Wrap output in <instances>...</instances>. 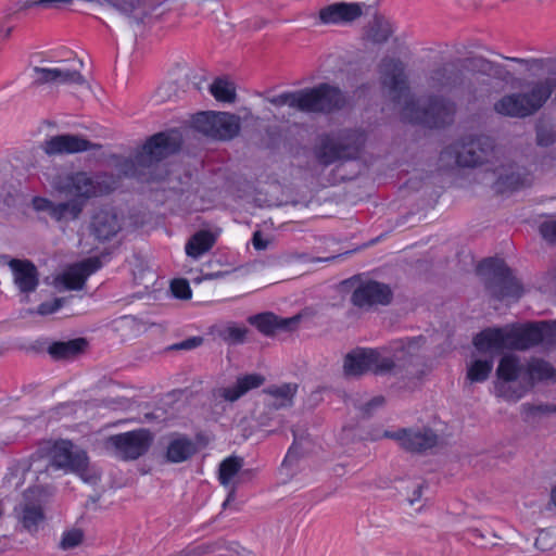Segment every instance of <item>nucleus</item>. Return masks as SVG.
Segmentation results:
<instances>
[{"mask_svg": "<svg viewBox=\"0 0 556 556\" xmlns=\"http://www.w3.org/2000/svg\"><path fill=\"white\" fill-rule=\"evenodd\" d=\"M481 353H498L503 350L525 351L536 345L545 349L556 346V321H540L507 325L503 328H486L472 341ZM493 355L479 357L472 355L467 364L466 379L470 383L484 382L493 369Z\"/></svg>", "mask_w": 556, "mask_h": 556, "instance_id": "obj_1", "label": "nucleus"}, {"mask_svg": "<svg viewBox=\"0 0 556 556\" xmlns=\"http://www.w3.org/2000/svg\"><path fill=\"white\" fill-rule=\"evenodd\" d=\"M380 81L383 91L393 100L405 98L402 116L410 123L424 124L428 127H439L452 119L455 105L442 98L415 101L407 99L408 88L404 65L395 59H383L379 65Z\"/></svg>", "mask_w": 556, "mask_h": 556, "instance_id": "obj_2", "label": "nucleus"}, {"mask_svg": "<svg viewBox=\"0 0 556 556\" xmlns=\"http://www.w3.org/2000/svg\"><path fill=\"white\" fill-rule=\"evenodd\" d=\"M267 101L275 106L287 105L302 112H330L343 106L345 98L339 88L320 84L314 88L283 92L268 98Z\"/></svg>", "mask_w": 556, "mask_h": 556, "instance_id": "obj_3", "label": "nucleus"}, {"mask_svg": "<svg viewBox=\"0 0 556 556\" xmlns=\"http://www.w3.org/2000/svg\"><path fill=\"white\" fill-rule=\"evenodd\" d=\"M180 147L178 132H160L152 136L134 159L121 163V173L125 176L144 177L152 175L157 163L176 152Z\"/></svg>", "mask_w": 556, "mask_h": 556, "instance_id": "obj_4", "label": "nucleus"}, {"mask_svg": "<svg viewBox=\"0 0 556 556\" xmlns=\"http://www.w3.org/2000/svg\"><path fill=\"white\" fill-rule=\"evenodd\" d=\"M424 340L421 337L400 340L379 350L368 349L370 372L384 375L396 368H406L408 365L419 364L420 350Z\"/></svg>", "mask_w": 556, "mask_h": 556, "instance_id": "obj_5", "label": "nucleus"}, {"mask_svg": "<svg viewBox=\"0 0 556 556\" xmlns=\"http://www.w3.org/2000/svg\"><path fill=\"white\" fill-rule=\"evenodd\" d=\"M553 87V81L546 79L534 85L529 93L504 96L494 104V110L505 116H529L546 102L552 94Z\"/></svg>", "mask_w": 556, "mask_h": 556, "instance_id": "obj_6", "label": "nucleus"}, {"mask_svg": "<svg viewBox=\"0 0 556 556\" xmlns=\"http://www.w3.org/2000/svg\"><path fill=\"white\" fill-rule=\"evenodd\" d=\"M49 464L55 469L77 473L85 482L99 480V475L89 469L87 454L67 440L53 443L49 450Z\"/></svg>", "mask_w": 556, "mask_h": 556, "instance_id": "obj_7", "label": "nucleus"}, {"mask_svg": "<svg viewBox=\"0 0 556 556\" xmlns=\"http://www.w3.org/2000/svg\"><path fill=\"white\" fill-rule=\"evenodd\" d=\"M521 374L522 365L517 356H503L496 368L495 396L514 403L521 400L531 389L525 379L523 381H518Z\"/></svg>", "mask_w": 556, "mask_h": 556, "instance_id": "obj_8", "label": "nucleus"}, {"mask_svg": "<svg viewBox=\"0 0 556 556\" xmlns=\"http://www.w3.org/2000/svg\"><path fill=\"white\" fill-rule=\"evenodd\" d=\"M83 62L77 59L43 61L33 68L34 83L37 85H85L80 70Z\"/></svg>", "mask_w": 556, "mask_h": 556, "instance_id": "obj_9", "label": "nucleus"}, {"mask_svg": "<svg viewBox=\"0 0 556 556\" xmlns=\"http://www.w3.org/2000/svg\"><path fill=\"white\" fill-rule=\"evenodd\" d=\"M479 275L485 277L486 286L497 299L519 298L521 286L511 276L510 269L502 260L488 258L478 266Z\"/></svg>", "mask_w": 556, "mask_h": 556, "instance_id": "obj_10", "label": "nucleus"}, {"mask_svg": "<svg viewBox=\"0 0 556 556\" xmlns=\"http://www.w3.org/2000/svg\"><path fill=\"white\" fill-rule=\"evenodd\" d=\"M153 442L148 429H137L109 437L105 448L122 460H135L144 455Z\"/></svg>", "mask_w": 556, "mask_h": 556, "instance_id": "obj_11", "label": "nucleus"}, {"mask_svg": "<svg viewBox=\"0 0 556 556\" xmlns=\"http://www.w3.org/2000/svg\"><path fill=\"white\" fill-rule=\"evenodd\" d=\"M194 128L212 138L230 140L241 128L240 117L228 112H202L193 118Z\"/></svg>", "mask_w": 556, "mask_h": 556, "instance_id": "obj_12", "label": "nucleus"}, {"mask_svg": "<svg viewBox=\"0 0 556 556\" xmlns=\"http://www.w3.org/2000/svg\"><path fill=\"white\" fill-rule=\"evenodd\" d=\"M51 186L73 199L84 200V204L100 192L94 180L84 172L59 174L51 181Z\"/></svg>", "mask_w": 556, "mask_h": 556, "instance_id": "obj_13", "label": "nucleus"}, {"mask_svg": "<svg viewBox=\"0 0 556 556\" xmlns=\"http://www.w3.org/2000/svg\"><path fill=\"white\" fill-rule=\"evenodd\" d=\"M451 152L455 154L457 165L475 167L491 160L493 143L486 137L469 138L455 144Z\"/></svg>", "mask_w": 556, "mask_h": 556, "instance_id": "obj_14", "label": "nucleus"}, {"mask_svg": "<svg viewBox=\"0 0 556 556\" xmlns=\"http://www.w3.org/2000/svg\"><path fill=\"white\" fill-rule=\"evenodd\" d=\"M386 435L394 439L402 448L414 453L425 452L439 443L438 434L427 427L401 429Z\"/></svg>", "mask_w": 556, "mask_h": 556, "instance_id": "obj_15", "label": "nucleus"}, {"mask_svg": "<svg viewBox=\"0 0 556 556\" xmlns=\"http://www.w3.org/2000/svg\"><path fill=\"white\" fill-rule=\"evenodd\" d=\"M392 298L391 289L381 282L368 280L361 282L351 295L353 305L359 308H370L374 305H387Z\"/></svg>", "mask_w": 556, "mask_h": 556, "instance_id": "obj_16", "label": "nucleus"}, {"mask_svg": "<svg viewBox=\"0 0 556 556\" xmlns=\"http://www.w3.org/2000/svg\"><path fill=\"white\" fill-rule=\"evenodd\" d=\"M101 267L97 257H90L68 267L54 280L55 288L60 290H80L87 278Z\"/></svg>", "mask_w": 556, "mask_h": 556, "instance_id": "obj_17", "label": "nucleus"}, {"mask_svg": "<svg viewBox=\"0 0 556 556\" xmlns=\"http://www.w3.org/2000/svg\"><path fill=\"white\" fill-rule=\"evenodd\" d=\"M264 380V377L257 374L240 376L233 384L214 389L212 391V400L215 404L223 402L233 403L249 391L261 387Z\"/></svg>", "mask_w": 556, "mask_h": 556, "instance_id": "obj_18", "label": "nucleus"}, {"mask_svg": "<svg viewBox=\"0 0 556 556\" xmlns=\"http://www.w3.org/2000/svg\"><path fill=\"white\" fill-rule=\"evenodd\" d=\"M99 148V144L92 143L81 136L71 134L50 137L42 143V150L48 155L72 154Z\"/></svg>", "mask_w": 556, "mask_h": 556, "instance_id": "obj_19", "label": "nucleus"}, {"mask_svg": "<svg viewBox=\"0 0 556 556\" xmlns=\"http://www.w3.org/2000/svg\"><path fill=\"white\" fill-rule=\"evenodd\" d=\"M35 490L28 489L22 502L14 508V516L24 530L34 533L43 522L45 515L39 502L33 501Z\"/></svg>", "mask_w": 556, "mask_h": 556, "instance_id": "obj_20", "label": "nucleus"}, {"mask_svg": "<svg viewBox=\"0 0 556 556\" xmlns=\"http://www.w3.org/2000/svg\"><path fill=\"white\" fill-rule=\"evenodd\" d=\"M363 14V5L359 3L337 2L323 8L319 18L325 24H348Z\"/></svg>", "mask_w": 556, "mask_h": 556, "instance_id": "obj_21", "label": "nucleus"}, {"mask_svg": "<svg viewBox=\"0 0 556 556\" xmlns=\"http://www.w3.org/2000/svg\"><path fill=\"white\" fill-rule=\"evenodd\" d=\"M299 320V316L280 318L273 313H262L248 318V321L264 336H273L280 330H293Z\"/></svg>", "mask_w": 556, "mask_h": 556, "instance_id": "obj_22", "label": "nucleus"}, {"mask_svg": "<svg viewBox=\"0 0 556 556\" xmlns=\"http://www.w3.org/2000/svg\"><path fill=\"white\" fill-rule=\"evenodd\" d=\"M9 267L13 274L15 286L23 293L33 292L38 286L37 268L29 261L11 260Z\"/></svg>", "mask_w": 556, "mask_h": 556, "instance_id": "obj_23", "label": "nucleus"}, {"mask_svg": "<svg viewBox=\"0 0 556 556\" xmlns=\"http://www.w3.org/2000/svg\"><path fill=\"white\" fill-rule=\"evenodd\" d=\"M522 372L531 389L540 382H556V368L540 357L530 358L526 366H522Z\"/></svg>", "mask_w": 556, "mask_h": 556, "instance_id": "obj_24", "label": "nucleus"}, {"mask_svg": "<svg viewBox=\"0 0 556 556\" xmlns=\"http://www.w3.org/2000/svg\"><path fill=\"white\" fill-rule=\"evenodd\" d=\"M121 229V219L117 214L112 211L102 210L92 218L91 230L98 240H110L115 237Z\"/></svg>", "mask_w": 556, "mask_h": 556, "instance_id": "obj_25", "label": "nucleus"}, {"mask_svg": "<svg viewBox=\"0 0 556 556\" xmlns=\"http://www.w3.org/2000/svg\"><path fill=\"white\" fill-rule=\"evenodd\" d=\"M343 371L345 376L358 377L370 372L368 349H357L344 357Z\"/></svg>", "mask_w": 556, "mask_h": 556, "instance_id": "obj_26", "label": "nucleus"}, {"mask_svg": "<svg viewBox=\"0 0 556 556\" xmlns=\"http://www.w3.org/2000/svg\"><path fill=\"white\" fill-rule=\"evenodd\" d=\"M296 391L298 386L295 383L270 387L266 390L268 395L267 405L275 409L288 407L292 404Z\"/></svg>", "mask_w": 556, "mask_h": 556, "instance_id": "obj_27", "label": "nucleus"}, {"mask_svg": "<svg viewBox=\"0 0 556 556\" xmlns=\"http://www.w3.org/2000/svg\"><path fill=\"white\" fill-rule=\"evenodd\" d=\"M195 452V444L190 439L187 437H176L168 443L166 458L170 463H182Z\"/></svg>", "mask_w": 556, "mask_h": 556, "instance_id": "obj_28", "label": "nucleus"}, {"mask_svg": "<svg viewBox=\"0 0 556 556\" xmlns=\"http://www.w3.org/2000/svg\"><path fill=\"white\" fill-rule=\"evenodd\" d=\"M216 237L208 230L195 232L186 244V254L194 260L208 252L215 244Z\"/></svg>", "mask_w": 556, "mask_h": 556, "instance_id": "obj_29", "label": "nucleus"}, {"mask_svg": "<svg viewBox=\"0 0 556 556\" xmlns=\"http://www.w3.org/2000/svg\"><path fill=\"white\" fill-rule=\"evenodd\" d=\"M216 337L227 344L243 343L248 328L233 321H227L214 327Z\"/></svg>", "mask_w": 556, "mask_h": 556, "instance_id": "obj_30", "label": "nucleus"}, {"mask_svg": "<svg viewBox=\"0 0 556 556\" xmlns=\"http://www.w3.org/2000/svg\"><path fill=\"white\" fill-rule=\"evenodd\" d=\"M86 345V340L81 338L66 342H55L49 348V353L56 359H71L80 354Z\"/></svg>", "mask_w": 556, "mask_h": 556, "instance_id": "obj_31", "label": "nucleus"}, {"mask_svg": "<svg viewBox=\"0 0 556 556\" xmlns=\"http://www.w3.org/2000/svg\"><path fill=\"white\" fill-rule=\"evenodd\" d=\"M84 206V200L79 199H72L67 202L55 203L52 212V218L58 222L75 220L81 214Z\"/></svg>", "mask_w": 556, "mask_h": 556, "instance_id": "obj_32", "label": "nucleus"}, {"mask_svg": "<svg viewBox=\"0 0 556 556\" xmlns=\"http://www.w3.org/2000/svg\"><path fill=\"white\" fill-rule=\"evenodd\" d=\"M520 415L525 422L533 424L542 417L555 414L554 404L549 403H523L520 405Z\"/></svg>", "mask_w": 556, "mask_h": 556, "instance_id": "obj_33", "label": "nucleus"}, {"mask_svg": "<svg viewBox=\"0 0 556 556\" xmlns=\"http://www.w3.org/2000/svg\"><path fill=\"white\" fill-rule=\"evenodd\" d=\"M210 91L217 101L232 103L236 100V87L227 79H215L210 86Z\"/></svg>", "mask_w": 556, "mask_h": 556, "instance_id": "obj_34", "label": "nucleus"}, {"mask_svg": "<svg viewBox=\"0 0 556 556\" xmlns=\"http://www.w3.org/2000/svg\"><path fill=\"white\" fill-rule=\"evenodd\" d=\"M243 460L240 457L231 456L222 462L219 466V481L224 486H229L233 478L242 468Z\"/></svg>", "mask_w": 556, "mask_h": 556, "instance_id": "obj_35", "label": "nucleus"}, {"mask_svg": "<svg viewBox=\"0 0 556 556\" xmlns=\"http://www.w3.org/2000/svg\"><path fill=\"white\" fill-rule=\"evenodd\" d=\"M350 143L342 146L341 149L337 148L334 144L330 142H325L317 152V157L320 163L328 165L333 163L336 160L343 157L345 155H350V153H345L343 150L348 149Z\"/></svg>", "mask_w": 556, "mask_h": 556, "instance_id": "obj_36", "label": "nucleus"}, {"mask_svg": "<svg viewBox=\"0 0 556 556\" xmlns=\"http://www.w3.org/2000/svg\"><path fill=\"white\" fill-rule=\"evenodd\" d=\"M526 185V181L521 179L519 174L511 173L505 178L502 176L496 180V189L498 192H505L508 190H515L520 186Z\"/></svg>", "mask_w": 556, "mask_h": 556, "instance_id": "obj_37", "label": "nucleus"}, {"mask_svg": "<svg viewBox=\"0 0 556 556\" xmlns=\"http://www.w3.org/2000/svg\"><path fill=\"white\" fill-rule=\"evenodd\" d=\"M455 83V79L452 78V76L447 73L446 70H439L435 71L429 80V85L433 89H445Z\"/></svg>", "mask_w": 556, "mask_h": 556, "instance_id": "obj_38", "label": "nucleus"}, {"mask_svg": "<svg viewBox=\"0 0 556 556\" xmlns=\"http://www.w3.org/2000/svg\"><path fill=\"white\" fill-rule=\"evenodd\" d=\"M392 29L389 23L377 20L375 21V25L371 28L370 37L377 42H382L390 37Z\"/></svg>", "mask_w": 556, "mask_h": 556, "instance_id": "obj_39", "label": "nucleus"}, {"mask_svg": "<svg viewBox=\"0 0 556 556\" xmlns=\"http://www.w3.org/2000/svg\"><path fill=\"white\" fill-rule=\"evenodd\" d=\"M170 290L175 298L188 300L191 298V289L187 280L175 279L170 283Z\"/></svg>", "mask_w": 556, "mask_h": 556, "instance_id": "obj_40", "label": "nucleus"}, {"mask_svg": "<svg viewBox=\"0 0 556 556\" xmlns=\"http://www.w3.org/2000/svg\"><path fill=\"white\" fill-rule=\"evenodd\" d=\"M83 532L78 529H73L65 532L61 540V547L68 549L78 546L83 541Z\"/></svg>", "mask_w": 556, "mask_h": 556, "instance_id": "obj_41", "label": "nucleus"}, {"mask_svg": "<svg viewBox=\"0 0 556 556\" xmlns=\"http://www.w3.org/2000/svg\"><path fill=\"white\" fill-rule=\"evenodd\" d=\"M555 544L556 538L548 531H541L534 542V546L542 552L551 551Z\"/></svg>", "mask_w": 556, "mask_h": 556, "instance_id": "obj_42", "label": "nucleus"}, {"mask_svg": "<svg viewBox=\"0 0 556 556\" xmlns=\"http://www.w3.org/2000/svg\"><path fill=\"white\" fill-rule=\"evenodd\" d=\"M62 304H63L62 299H54L51 302H46V303L40 304L36 311L29 309L28 313L29 314L36 313L41 316L50 315V314H53L54 312H56L62 306Z\"/></svg>", "mask_w": 556, "mask_h": 556, "instance_id": "obj_43", "label": "nucleus"}, {"mask_svg": "<svg viewBox=\"0 0 556 556\" xmlns=\"http://www.w3.org/2000/svg\"><path fill=\"white\" fill-rule=\"evenodd\" d=\"M217 547V544L214 545H200L189 549H182L169 556H203L211 552H214Z\"/></svg>", "mask_w": 556, "mask_h": 556, "instance_id": "obj_44", "label": "nucleus"}, {"mask_svg": "<svg viewBox=\"0 0 556 556\" xmlns=\"http://www.w3.org/2000/svg\"><path fill=\"white\" fill-rule=\"evenodd\" d=\"M54 202L50 201L47 198L35 197L31 201L33 208L37 212H48L52 217V212L54 210Z\"/></svg>", "mask_w": 556, "mask_h": 556, "instance_id": "obj_45", "label": "nucleus"}, {"mask_svg": "<svg viewBox=\"0 0 556 556\" xmlns=\"http://www.w3.org/2000/svg\"><path fill=\"white\" fill-rule=\"evenodd\" d=\"M540 232L544 239L556 243V220L543 223Z\"/></svg>", "mask_w": 556, "mask_h": 556, "instance_id": "obj_46", "label": "nucleus"}, {"mask_svg": "<svg viewBox=\"0 0 556 556\" xmlns=\"http://www.w3.org/2000/svg\"><path fill=\"white\" fill-rule=\"evenodd\" d=\"M252 242L256 250H265L268 247V241L258 231L253 235Z\"/></svg>", "mask_w": 556, "mask_h": 556, "instance_id": "obj_47", "label": "nucleus"}, {"mask_svg": "<svg viewBox=\"0 0 556 556\" xmlns=\"http://www.w3.org/2000/svg\"><path fill=\"white\" fill-rule=\"evenodd\" d=\"M554 142V135L552 132L540 131L538 134V143L540 146H549Z\"/></svg>", "mask_w": 556, "mask_h": 556, "instance_id": "obj_48", "label": "nucleus"}, {"mask_svg": "<svg viewBox=\"0 0 556 556\" xmlns=\"http://www.w3.org/2000/svg\"><path fill=\"white\" fill-rule=\"evenodd\" d=\"M469 533L472 538V543L483 546L485 535L479 529H470Z\"/></svg>", "mask_w": 556, "mask_h": 556, "instance_id": "obj_49", "label": "nucleus"}, {"mask_svg": "<svg viewBox=\"0 0 556 556\" xmlns=\"http://www.w3.org/2000/svg\"><path fill=\"white\" fill-rule=\"evenodd\" d=\"M422 495V485L418 484L413 490L412 495L408 496V502L410 505H414L415 503L419 502L421 500Z\"/></svg>", "mask_w": 556, "mask_h": 556, "instance_id": "obj_50", "label": "nucleus"}, {"mask_svg": "<svg viewBox=\"0 0 556 556\" xmlns=\"http://www.w3.org/2000/svg\"><path fill=\"white\" fill-rule=\"evenodd\" d=\"M384 400L382 396H376L365 405V412L369 413L372 407L381 406Z\"/></svg>", "mask_w": 556, "mask_h": 556, "instance_id": "obj_51", "label": "nucleus"}, {"mask_svg": "<svg viewBox=\"0 0 556 556\" xmlns=\"http://www.w3.org/2000/svg\"><path fill=\"white\" fill-rule=\"evenodd\" d=\"M27 470V467L25 465H17L11 470V477L17 478L18 476L23 475Z\"/></svg>", "mask_w": 556, "mask_h": 556, "instance_id": "obj_52", "label": "nucleus"}, {"mask_svg": "<svg viewBox=\"0 0 556 556\" xmlns=\"http://www.w3.org/2000/svg\"><path fill=\"white\" fill-rule=\"evenodd\" d=\"M351 137L354 138L355 149H358V147H361L364 143V136H363V134L353 132L351 135Z\"/></svg>", "mask_w": 556, "mask_h": 556, "instance_id": "obj_53", "label": "nucleus"}, {"mask_svg": "<svg viewBox=\"0 0 556 556\" xmlns=\"http://www.w3.org/2000/svg\"><path fill=\"white\" fill-rule=\"evenodd\" d=\"M235 498V486L231 485V489H230V492L227 496V500L225 501L224 503V506H226L230 501H232Z\"/></svg>", "mask_w": 556, "mask_h": 556, "instance_id": "obj_54", "label": "nucleus"}, {"mask_svg": "<svg viewBox=\"0 0 556 556\" xmlns=\"http://www.w3.org/2000/svg\"><path fill=\"white\" fill-rule=\"evenodd\" d=\"M292 459H293V453L290 451V452L287 454L286 458H285L283 465H287V464L291 463V462H292Z\"/></svg>", "mask_w": 556, "mask_h": 556, "instance_id": "obj_55", "label": "nucleus"}, {"mask_svg": "<svg viewBox=\"0 0 556 556\" xmlns=\"http://www.w3.org/2000/svg\"><path fill=\"white\" fill-rule=\"evenodd\" d=\"M551 500H552L553 504L556 506V485L552 489Z\"/></svg>", "mask_w": 556, "mask_h": 556, "instance_id": "obj_56", "label": "nucleus"}, {"mask_svg": "<svg viewBox=\"0 0 556 556\" xmlns=\"http://www.w3.org/2000/svg\"><path fill=\"white\" fill-rule=\"evenodd\" d=\"M511 61L520 63V64H528V62L522 59H511Z\"/></svg>", "mask_w": 556, "mask_h": 556, "instance_id": "obj_57", "label": "nucleus"}, {"mask_svg": "<svg viewBox=\"0 0 556 556\" xmlns=\"http://www.w3.org/2000/svg\"><path fill=\"white\" fill-rule=\"evenodd\" d=\"M219 276H220V274H211L207 276V278L212 279V278H217Z\"/></svg>", "mask_w": 556, "mask_h": 556, "instance_id": "obj_58", "label": "nucleus"}, {"mask_svg": "<svg viewBox=\"0 0 556 556\" xmlns=\"http://www.w3.org/2000/svg\"><path fill=\"white\" fill-rule=\"evenodd\" d=\"M2 515H3V509H2V506L0 505V519L2 518Z\"/></svg>", "mask_w": 556, "mask_h": 556, "instance_id": "obj_59", "label": "nucleus"}, {"mask_svg": "<svg viewBox=\"0 0 556 556\" xmlns=\"http://www.w3.org/2000/svg\"><path fill=\"white\" fill-rule=\"evenodd\" d=\"M14 485H15V488L20 486L21 485L20 481L15 482Z\"/></svg>", "mask_w": 556, "mask_h": 556, "instance_id": "obj_60", "label": "nucleus"}, {"mask_svg": "<svg viewBox=\"0 0 556 556\" xmlns=\"http://www.w3.org/2000/svg\"><path fill=\"white\" fill-rule=\"evenodd\" d=\"M4 444L0 442V451L3 448Z\"/></svg>", "mask_w": 556, "mask_h": 556, "instance_id": "obj_61", "label": "nucleus"}, {"mask_svg": "<svg viewBox=\"0 0 556 556\" xmlns=\"http://www.w3.org/2000/svg\"><path fill=\"white\" fill-rule=\"evenodd\" d=\"M24 301H25V302H27V301H28V295H25Z\"/></svg>", "mask_w": 556, "mask_h": 556, "instance_id": "obj_62", "label": "nucleus"}, {"mask_svg": "<svg viewBox=\"0 0 556 556\" xmlns=\"http://www.w3.org/2000/svg\"><path fill=\"white\" fill-rule=\"evenodd\" d=\"M554 409H555V414H556V405L554 404Z\"/></svg>", "mask_w": 556, "mask_h": 556, "instance_id": "obj_63", "label": "nucleus"}]
</instances>
